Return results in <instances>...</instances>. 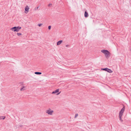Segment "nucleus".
<instances>
[{
    "instance_id": "obj_1",
    "label": "nucleus",
    "mask_w": 131,
    "mask_h": 131,
    "mask_svg": "<svg viewBox=\"0 0 131 131\" xmlns=\"http://www.w3.org/2000/svg\"><path fill=\"white\" fill-rule=\"evenodd\" d=\"M101 52L103 53L106 58L108 59L110 56V53L107 50L103 49L101 50Z\"/></svg>"
},
{
    "instance_id": "obj_2",
    "label": "nucleus",
    "mask_w": 131,
    "mask_h": 131,
    "mask_svg": "<svg viewBox=\"0 0 131 131\" xmlns=\"http://www.w3.org/2000/svg\"><path fill=\"white\" fill-rule=\"evenodd\" d=\"M21 28V27L19 26L14 27L10 29V30L18 32Z\"/></svg>"
},
{
    "instance_id": "obj_3",
    "label": "nucleus",
    "mask_w": 131,
    "mask_h": 131,
    "mask_svg": "<svg viewBox=\"0 0 131 131\" xmlns=\"http://www.w3.org/2000/svg\"><path fill=\"white\" fill-rule=\"evenodd\" d=\"M54 111L53 110H51L50 108H49L48 110H47L46 112L49 115H52Z\"/></svg>"
},
{
    "instance_id": "obj_4",
    "label": "nucleus",
    "mask_w": 131,
    "mask_h": 131,
    "mask_svg": "<svg viewBox=\"0 0 131 131\" xmlns=\"http://www.w3.org/2000/svg\"><path fill=\"white\" fill-rule=\"evenodd\" d=\"M101 70L107 71V72L110 73H112L113 72V71L111 69L107 68H102L101 69Z\"/></svg>"
},
{
    "instance_id": "obj_5",
    "label": "nucleus",
    "mask_w": 131,
    "mask_h": 131,
    "mask_svg": "<svg viewBox=\"0 0 131 131\" xmlns=\"http://www.w3.org/2000/svg\"><path fill=\"white\" fill-rule=\"evenodd\" d=\"M125 109V106H124L123 105V107L121 109V111L119 112V114L122 115H123V113Z\"/></svg>"
},
{
    "instance_id": "obj_6",
    "label": "nucleus",
    "mask_w": 131,
    "mask_h": 131,
    "mask_svg": "<svg viewBox=\"0 0 131 131\" xmlns=\"http://www.w3.org/2000/svg\"><path fill=\"white\" fill-rule=\"evenodd\" d=\"M89 16L88 13L86 11H85L84 13V17H88Z\"/></svg>"
},
{
    "instance_id": "obj_7",
    "label": "nucleus",
    "mask_w": 131,
    "mask_h": 131,
    "mask_svg": "<svg viewBox=\"0 0 131 131\" xmlns=\"http://www.w3.org/2000/svg\"><path fill=\"white\" fill-rule=\"evenodd\" d=\"M59 89H57L55 90V91L52 92V94H55L59 92Z\"/></svg>"
},
{
    "instance_id": "obj_8",
    "label": "nucleus",
    "mask_w": 131,
    "mask_h": 131,
    "mask_svg": "<svg viewBox=\"0 0 131 131\" xmlns=\"http://www.w3.org/2000/svg\"><path fill=\"white\" fill-rule=\"evenodd\" d=\"M29 8L28 6H26L25 8V11H27V12L29 11Z\"/></svg>"
},
{
    "instance_id": "obj_9",
    "label": "nucleus",
    "mask_w": 131,
    "mask_h": 131,
    "mask_svg": "<svg viewBox=\"0 0 131 131\" xmlns=\"http://www.w3.org/2000/svg\"><path fill=\"white\" fill-rule=\"evenodd\" d=\"M62 40L58 41L57 42V45L59 46L60 45L62 42Z\"/></svg>"
},
{
    "instance_id": "obj_10",
    "label": "nucleus",
    "mask_w": 131,
    "mask_h": 131,
    "mask_svg": "<svg viewBox=\"0 0 131 131\" xmlns=\"http://www.w3.org/2000/svg\"><path fill=\"white\" fill-rule=\"evenodd\" d=\"M122 115L119 114V119L120 121L122 122L123 121V120L122 119Z\"/></svg>"
},
{
    "instance_id": "obj_11",
    "label": "nucleus",
    "mask_w": 131,
    "mask_h": 131,
    "mask_svg": "<svg viewBox=\"0 0 131 131\" xmlns=\"http://www.w3.org/2000/svg\"><path fill=\"white\" fill-rule=\"evenodd\" d=\"M25 87L24 86H23L20 89V90L21 91H22L24 90H25Z\"/></svg>"
},
{
    "instance_id": "obj_12",
    "label": "nucleus",
    "mask_w": 131,
    "mask_h": 131,
    "mask_svg": "<svg viewBox=\"0 0 131 131\" xmlns=\"http://www.w3.org/2000/svg\"><path fill=\"white\" fill-rule=\"evenodd\" d=\"M35 73L36 74L38 75H40L41 74V73L39 72H35Z\"/></svg>"
},
{
    "instance_id": "obj_13",
    "label": "nucleus",
    "mask_w": 131,
    "mask_h": 131,
    "mask_svg": "<svg viewBox=\"0 0 131 131\" xmlns=\"http://www.w3.org/2000/svg\"><path fill=\"white\" fill-rule=\"evenodd\" d=\"M5 118V116H0V119H4Z\"/></svg>"
},
{
    "instance_id": "obj_14",
    "label": "nucleus",
    "mask_w": 131,
    "mask_h": 131,
    "mask_svg": "<svg viewBox=\"0 0 131 131\" xmlns=\"http://www.w3.org/2000/svg\"><path fill=\"white\" fill-rule=\"evenodd\" d=\"M17 35L19 36H20V35H21V33H17Z\"/></svg>"
},
{
    "instance_id": "obj_15",
    "label": "nucleus",
    "mask_w": 131,
    "mask_h": 131,
    "mask_svg": "<svg viewBox=\"0 0 131 131\" xmlns=\"http://www.w3.org/2000/svg\"><path fill=\"white\" fill-rule=\"evenodd\" d=\"M78 114H75V116H74V118H76V117L78 116Z\"/></svg>"
},
{
    "instance_id": "obj_16",
    "label": "nucleus",
    "mask_w": 131,
    "mask_h": 131,
    "mask_svg": "<svg viewBox=\"0 0 131 131\" xmlns=\"http://www.w3.org/2000/svg\"><path fill=\"white\" fill-rule=\"evenodd\" d=\"M19 84H20L21 85H23L24 84L23 82H20L19 83Z\"/></svg>"
},
{
    "instance_id": "obj_17",
    "label": "nucleus",
    "mask_w": 131,
    "mask_h": 131,
    "mask_svg": "<svg viewBox=\"0 0 131 131\" xmlns=\"http://www.w3.org/2000/svg\"><path fill=\"white\" fill-rule=\"evenodd\" d=\"M42 25V24H38V25L39 27L41 26Z\"/></svg>"
},
{
    "instance_id": "obj_18",
    "label": "nucleus",
    "mask_w": 131,
    "mask_h": 131,
    "mask_svg": "<svg viewBox=\"0 0 131 131\" xmlns=\"http://www.w3.org/2000/svg\"><path fill=\"white\" fill-rule=\"evenodd\" d=\"M51 26H48V29L49 30H50V29H51Z\"/></svg>"
},
{
    "instance_id": "obj_19",
    "label": "nucleus",
    "mask_w": 131,
    "mask_h": 131,
    "mask_svg": "<svg viewBox=\"0 0 131 131\" xmlns=\"http://www.w3.org/2000/svg\"><path fill=\"white\" fill-rule=\"evenodd\" d=\"M52 5V4H48V7H50Z\"/></svg>"
},
{
    "instance_id": "obj_20",
    "label": "nucleus",
    "mask_w": 131,
    "mask_h": 131,
    "mask_svg": "<svg viewBox=\"0 0 131 131\" xmlns=\"http://www.w3.org/2000/svg\"><path fill=\"white\" fill-rule=\"evenodd\" d=\"M39 8V7H36V8H35V10H37Z\"/></svg>"
},
{
    "instance_id": "obj_21",
    "label": "nucleus",
    "mask_w": 131,
    "mask_h": 131,
    "mask_svg": "<svg viewBox=\"0 0 131 131\" xmlns=\"http://www.w3.org/2000/svg\"><path fill=\"white\" fill-rule=\"evenodd\" d=\"M60 92H61L57 93V95H58L60 93Z\"/></svg>"
},
{
    "instance_id": "obj_22",
    "label": "nucleus",
    "mask_w": 131,
    "mask_h": 131,
    "mask_svg": "<svg viewBox=\"0 0 131 131\" xmlns=\"http://www.w3.org/2000/svg\"><path fill=\"white\" fill-rule=\"evenodd\" d=\"M69 46V45H66V47H68Z\"/></svg>"
}]
</instances>
